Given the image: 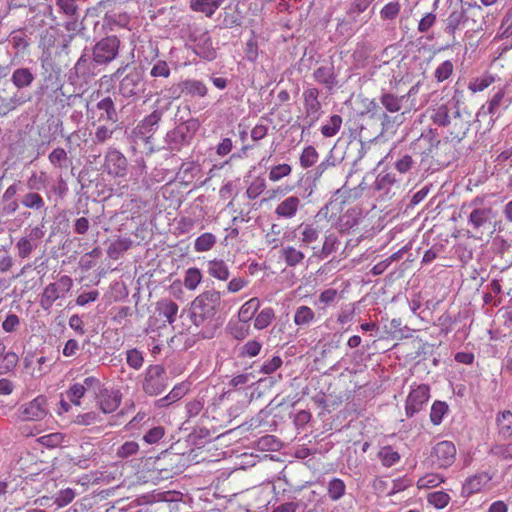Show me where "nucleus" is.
I'll use <instances>...</instances> for the list:
<instances>
[{"label":"nucleus","mask_w":512,"mask_h":512,"mask_svg":"<svg viewBox=\"0 0 512 512\" xmlns=\"http://www.w3.org/2000/svg\"><path fill=\"white\" fill-rule=\"evenodd\" d=\"M485 199V196L478 195L461 206L462 213L467 216V232L475 239L491 233L497 217V212Z\"/></svg>","instance_id":"obj_1"},{"label":"nucleus","mask_w":512,"mask_h":512,"mask_svg":"<svg viewBox=\"0 0 512 512\" xmlns=\"http://www.w3.org/2000/svg\"><path fill=\"white\" fill-rule=\"evenodd\" d=\"M221 306V293L214 289L199 294L191 303L190 319L196 327L215 328L216 314Z\"/></svg>","instance_id":"obj_2"},{"label":"nucleus","mask_w":512,"mask_h":512,"mask_svg":"<svg viewBox=\"0 0 512 512\" xmlns=\"http://www.w3.org/2000/svg\"><path fill=\"white\" fill-rule=\"evenodd\" d=\"M511 103L512 98L506 96V88H500L479 108L476 113V121L480 122L482 119L489 117L488 127L492 128L496 120L509 108Z\"/></svg>","instance_id":"obj_3"},{"label":"nucleus","mask_w":512,"mask_h":512,"mask_svg":"<svg viewBox=\"0 0 512 512\" xmlns=\"http://www.w3.org/2000/svg\"><path fill=\"white\" fill-rule=\"evenodd\" d=\"M199 128L200 122L198 119H188L168 132L166 136V142L168 143L171 150L180 151L182 147L191 144V141Z\"/></svg>","instance_id":"obj_4"},{"label":"nucleus","mask_w":512,"mask_h":512,"mask_svg":"<svg viewBox=\"0 0 512 512\" xmlns=\"http://www.w3.org/2000/svg\"><path fill=\"white\" fill-rule=\"evenodd\" d=\"M462 96V91L455 90L451 99L433 108L430 115L432 122L439 127L449 126L453 118L459 116Z\"/></svg>","instance_id":"obj_5"},{"label":"nucleus","mask_w":512,"mask_h":512,"mask_svg":"<svg viewBox=\"0 0 512 512\" xmlns=\"http://www.w3.org/2000/svg\"><path fill=\"white\" fill-rule=\"evenodd\" d=\"M73 280L68 275H62L57 281L49 283L40 295V306L48 311L52 308L54 302L65 298L66 294L72 289Z\"/></svg>","instance_id":"obj_6"},{"label":"nucleus","mask_w":512,"mask_h":512,"mask_svg":"<svg viewBox=\"0 0 512 512\" xmlns=\"http://www.w3.org/2000/svg\"><path fill=\"white\" fill-rule=\"evenodd\" d=\"M134 207L141 208L142 212L138 216L130 217V230L133 224H135L134 236L135 240L130 239V246L135 242L139 244L149 236V204L141 199H130V211Z\"/></svg>","instance_id":"obj_7"},{"label":"nucleus","mask_w":512,"mask_h":512,"mask_svg":"<svg viewBox=\"0 0 512 512\" xmlns=\"http://www.w3.org/2000/svg\"><path fill=\"white\" fill-rule=\"evenodd\" d=\"M304 121L306 125L301 127L302 133L309 130L319 120L322 114V105L319 101V90L315 87H309L303 91Z\"/></svg>","instance_id":"obj_8"},{"label":"nucleus","mask_w":512,"mask_h":512,"mask_svg":"<svg viewBox=\"0 0 512 512\" xmlns=\"http://www.w3.org/2000/svg\"><path fill=\"white\" fill-rule=\"evenodd\" d=\"M49 413L47 399L45 396H37L31 401L19 406L16 412L17 419L23 422L41 421Z\"/></svg>","instance_id":"obj_9"},{"label":"nucleus","mask_w":512,"mask_h":512,"mask_svg":"<svg viewBox=\"0 0 512 512\" xmlns=\"http://www.w3.org/2000/svg\"><path fill=\"white\" fill-rule=\"evenodd\" d=\"M456 459V447L453 442L444 440L436 443L431 450L429 460L436 468H448Z\"/></svg>","instance_id":"obj_10"},{"label":"nucleus","mask_w":512,"mask_h":512,"mask_svg":"<svg viewBox=\"0 0 512 512\" xmlns=\"http://www.w3.org/2000/svg\"><path fill=\"white\" fill-rule=\"evenodd\" d=\"M440 144V140L430 130L428 133H422L415 141L410 145V151L416 158H420L421 163H425L429 158L434 157V151Z\"/></svg>","instance_id":"obj_11"},{"label":"nucleus","mask_w":512,"mask_h":512,"mask_svg":"<svg viewBox=\"0 0 512 512\" xmlns=\"http://www.w3.org/2000/svg\"><path fill=\"white\" fill-rule=\"evenodd\" d=\"M166 386L164 368L160 365L149 366L142 382L143 391L150 396H156L162 393Z\"/></svg>","instance_id":"obj_12"},{"label":"nucleus","mask_w":512,"mask_h":512,"mask_svg":"<svg viewBox=\"0 0 512 512\" xmlns=\"http://www.w3.org/2000/svg\"><path fill=\"white\" fill-rule=\"evenodd\" d=\"M374 192L383 200H389L400 190V181L392 172H380L372 186Z\"/></svg>","instance_id":"obj_13"},{"label":"nucleus","mask_w":512,"mask_h":512,"mask_svg":"<svg viewBox=\"0 0 512 512\" xmlns=\"http://www.w3.org/2000/svg\"><path fill=\"white\" fill-rule=\"evenodd\" d=\"M430 398V387L420 384L412 388L405 401V414L408 418L413 417L423 409V406Z\"/></svg>","instance_id":"obj_14"},{"label":"nucleus","mask_w":512,"mask_h":512,"mask_svg":"<svg viewBox=\"0 0 512 512\" xmlns=\"http://www.w3.org/2000/svg\"><path fill=\"white\" fill-rule=\"evenodd\" d=\"M102 66L103 65L101 63H96L95 57L89 52V50L84 49L82 55L74 66V72L77 78L84 82H88L91 78L100 73Z\"/></svg>","instance_id":"obj_15"},{"label":"nucleus","mask_w":512,"mask_h":512,"mask_svg":"<svg viewBox=\"0 0 512 512\" xmlns=\"http://www.w3.org/2000/svg\"><path fill=\"white\" fill-rule=\"evenodd\" d=\"M470 127V114L468 112L463 114L460 111L459 116L454 117L453 121L446 127L447 135L445 136V139L453 145H457L466 137Z\"/></svg>","instance_id":"obj_16"},{"label":"nucleus","mask_w":512,"mask_h":512,"mask_svg":"<svg viewBox=\"0 0 512 512\" xmlns=\"http://www.w3.org/2000/svg\"><path fill=\"white\" fill-rule=\"evenodd\" d=\"M118 48L119 40L116 37H106L93 47L91 54L95 57L96 63L104 66L115 59Z\"/></svg>","instance_id":"obj_17"},{"label":"nucleus","mask_w":512,"mask_h":512,"mask_svg":"<svg viewBox=\"0 0 512 512\" xmlns=\"http://www.w3.org/2000/svg\"><path fill=\"white\" fill-rule=\"evenodd\" d=\"M468 19L467 11L462 7L461 9L453 10L444 20V32L451 38L450 43H448L445 48L452 47L456 44L455 33L460 27L466 24Z\"/></svg>","instance_id":"obj_18"},{"label":"nucleus","mask_w":512,"mask_h":512,"mask_svg":"<svg viewBox=\"0 0 512 512\" xmlns=\"http://www.w3.org/2000/svg\"><path fill=\"white\" fill-rule=\"evenodd\" d=\"M127 159L116 149H110L105 157V168L108 174L115 177H124L127 174Z\"/></svg>","instance_id":"obj_19"},{"label":"nucleus","mask_w":512,"mask_h":512,"mask_svg":"<svg viewBox=\"0 0 512 512\" xmlns=\"http://www.w3.org/2000/svg\"><path fill=\"white\" fill-rule=\"evenodd\" d=\"M491 480L492 475L489 472H481L468 477L462 485L461 496L468 498L481 492Z\"/></svg>","instance_id":"obj_20"},{"label":"nucleus","mask_w":512,"mask_h":512,"mask_svg":"<svg viewBox=\"0 0 512 512\" xmlns=\"http://www.w3.org/2000/svg\"><path fill=\"white\" fill-rule=\"evenodd\" d=\"M364 220L361 209L351 208L339 217V229L341 233L355 232L359 224Z\"/></svg>","instance_id":"obj_21"},{"label":"nucleus","mask_w":512,"mask_h":512,"mask_svg":"<svg viewBox=\"0 0 512 512\" xmlns=\"http://www.w3.org/2000/svg\"><path fill=\"white\" fill-rule=\"evenodd\" d=\"M100 409L104 413L114 412L120 405L121 395L118 390L101 389L96 395Z\"/></svg>","instance_id":"obj_22"},{"label":"nucleus","mask_w":512,"mask_h":512,"mask_svg":"<svg viewBox=\"0 0 512 512\" xmlns=\"http://www.w3.org/2000/svg\"><path fill=\"white\" fill-rule=\"evenodd\" d=\"M20 204L36 214L46 215L47 205L45 199L38 191H31L24 193L20 198Z\"/></svg>","instance_id":"obj_23"},{"label":"nucleus","mask_w":512,"mask_h":512,"mask_svg":"<svg viewBox=\"0 0 512 512\" xmlns=\"http://www.w3.org/2000/svg\"><path fill=\"white\" fill-rule=\"evenodd\" d=\"M161 112L158 110L153 111L150 115L146 116L141 123L134 129L133 134L143 140L148 139L151 134L157 129L158 122L161 119Z\"/></svg>","instance_id":"obj_24"},{"label":"nucleus","mask_w":512,"mask_h":512,"mask_svg":"<svg viewBox=\"0 0 512 512\" xmlns=\"http://www.w3.org/2000/svg\"><path fill=\"white\" fill-rule=\"evenodd\" d=\"M300 205L299 197L295 195L288 196L276 206L274 213L279 218L292 219L297 215Z\"/></svg>","instance_id":"obj_25"},{"label":"nucleus","mask_w":512,"mask_h":512,"mask_svg":"<svg viewBox=\"0 0 512 512\" xmlns=\"http://www.w3.org/2000/svg\"><path fill=\"white\" fill-rule=\"evenodd\" d=\"M313 77L316 82L324 85L328 90H332L337 85L333 64L318 67L314 71Z\"/></svg>","instance_id":"obj_26"},{"label":"nucleus","mask_w":512,"mask_h":512,"mask_svg":"<svg viewBox=\"0 0 512 512\" xmlns=\"http://www.w3.org/2000/svg\"><path fill=\"white\" fill-rule=\"evenodd\" d=\"M497 435L501 440L512 438V412L504 410L496 415Z\"/></svg>","instance_id":"obj_27"},{"label":"nucleus","mask_w":512,"mask_h":512,"mask_svg":"<svg viewBox=\"0 0 512 512\" xmlns=\"http://www.w3.org/2000/svg\"><path fill=\"white\" fill-rule=\"evenodd\" d=\"M190 389V383L181 382L173 387V389L163 398L156 400L155 405L158 408L167 407L170 404L183 398Z\"/></svg>","instance_id":"obj_28"},{"label":"nucleus","mask_w":512,"mask_h":512,"mask_svg":"<svg viewBox=\"0 0 512 512\" xmlns=\"http://www.w3.org/2000/svg\"><path fill=\"white\" fill-rule=\"evenodd\" d=\"M154 421L150 413L139 411L132 419H130V437L137 439L141 436L142 430Z\"/></svg>","instance_id":"obj_29"},{"label":"nucleus","mask_w":512,"mask_h":512,"mask_svg":"<svg viewBox=\"0 0 512 512\" xmlns=\"http://www.w3.org/2000/svg\"><path fill=\"white\" fill-rule=\"evenodd\" d=\"M165 435V428L163 426H146L142 430L141 436L138 438L142 445H153L158 443Z\"/></svg>","instance_id":"obj_30"},{"label":"nucleus","mask_w":512,"mask_h":512,"mask_svg":"<svg viewBox=\"0 0 512 512\" xmlns=\"http://www.w3.org/2000/svg\"><path fill=\"white\" fill-rule=\"evenodd\" d=\"M406 96H397L390 92H383L379 97V102L387 112L397 113L402 109Z\"/></svg>","instance_id":"obj_31"},{"label":"nucleus","mask_w":512,"mask_h":512,"mask_svg":"<svg viewBox=\"0 0 512 512\" xmlns=\"http://www.w3.org/2000/svg\"><path fill=\"white\" fill-rule=\"evenodd\" d=\"M223 2L224 0H191L190 9L195 12H201L207 17H212Z\"/></svg>","instance_id":"obj_32"},{"label":"nucleus","mask_w":512,"mask_h":512,"mask_svg":"<svg viewBox=\"0 0 512 512\" xmlns=\"http://www.w3.org/2000/svg\"><path fill=\"white\" fill-rule=\"evenodd\" d=\"M339 245L340 241L338 239V236L335 233H329L325 236L324 243L321 248H312L313 250H315V255H317L321 259H324L330 256L332 253L336 252Z\"/></svg>","instance_id":"obj_33"},{"label":"nucleus","mask_w":512,"mask_h":512,"mask_svg":"<svg viewBox=\"0 0 512 512\" xmlns=\"http://www.w3.org/2000/svg\"><path fill=\"white\" fill-rule=\"evenodd\" d=\"M34 79L35 76L29 68H17L11 76V82L18 89L29 87Z\"/></svg>","instance_id":"obj_34"},{"label":"nucleus","mask_w":512,"mask_h":512,"mask_svg":"<svg viewBox=\"0 0 512 512\" xmlns=\"http://www.w3.org/2000/svg\"><path fill=\"white\" fill-rule=\"evenodd\" d=\"M185 96L191 98H204L208 94V88L206 84L197 79H186L184 80Z\"/></svg>","instance_id":"obj_35"},{"label":"nucleus","mask_w":512,"mask_h":512,"mask_svg":"<svg viewBox=\"0 0 512 512\" xmlns=\"http://www.w3.org/2000/svg\"><path fill=\"white\" fill-rule=\"evenodd\" d=\"M178 305L172 300H164L158 303L159 316L166 319L169 324H173L178 314Z\"/></svg>","instance_id":"obj_36"},{"label":"nucleus","mask_w":512,"mask_h":512,"mask_svg":"<svg viewBox=\"0 0 512 512\" xmlns=\"http://www.w3.org/2000/svg\"><path fill=\"white\" fill-rule=\"evenodd\" d=\"M280 257L285 261V263L294 267L300 264L304 260V253L293 246H285L280 251Z\"/></svg>","instance_id":"obj_37"},{"label":"nucleus","mask_w":512,"mask_h":512,"mask_svg":"<svg viewBox=\"0 0 512 512\" xmlns=\"http://www.w3.org/2000/svg\"><path fill=\"white\" fill-rule=\"evenodd\" d=\"M259 307V299L256 297L251 298L240 307L238 312L239 320L243 323L249 322L254 317Z\"/></svg>","instance_id":"obj_38"},{"label":"nucleus","mask_w":512,"mask_h":512,"mask_svg":"<svg viewBox=\"0 0 512 512\" xmlns=\"http://www.w3.org/2000/svg\"><path fill=\"white\" fill-rule=\"evenodd\" d=\"M208 273L221 281H226L230 275L227 264L223 260L217 259L208 262Z\"/></svg>","instance_id":"obj_39"},{"label":"nucleus","mask_w":512,"mask_h":512,"mask_svg":"<svg viewBox=\"0 0 512 512\" xmlns=\"http://www.w3.org/2000/svg\"><path fill=\"white\" fill-rule=\"evenodd\" d=\"M37 441L48 449H54L63 446L67 442V436L61 432H54L39 437Z\"/></svg>","instance_id":"obj_40"},{"label":"nucleus","mask_w":512,"mask_h":512,"mask_svg":"<svg viewBox=\"0 0 512 512\" xmlns=\"http://www.w3.org/2000/svg\"><path fill=\"white\" fill-rule=\"evenodd\" d=\"M449 406L445 401L436 400L433 402L430 410V421L438 426L442 423L444 416L448 413Z\"/></svg>","instance_id":"obj_41"},{"label":"nucleus","mask_w":512,"mask_h":512,"mask_svg":"<svg viewBox=\"0 0 512 512\" xmlns=\"http://www.w3.org/2000/svg\"><path fill=\"white\" fill-rule=\"evenodd\" d=\"M50 164L57 169L67 168L70 159L65 149L61 147L54 148L48 155Z\"/></svg>","instance_id":"obj_42"},{"label":"nucleus","mask_w":512,"mask_h":512,"mask_svg":"<svg viewBox=\"0 0 512 512\" xmlns=\"http://www.w3.org/2000/svg\"><path fill=\"white\" fill-rule=\"evenodd\" d=\"M488 454L501 460H512V442L494 443L490 446Z\"/></svg>","instance_id":"obj_43"},{"label":"nucleus","mask_w":512,"mask_h":512,"mask_svg":"<svg viewBox=\"0 0 512 512\" xmlns=\"http://www.w3.org/2000/svg\"><path fill=\"white\" fill-rule=\"evenodd\" d=\"M127 250H128V239H126L122 236H119L117 240L113 241L109 245V247L107 249V254H108L109 258H111L113 260H118L126 253Z\"/></svg>","instance_id":"obj_44"},{"label":"nucleus","mask_w":512,"mask_h":512,"mask_svg":"<svg viewBox=\"0 0 512 512\" xmlns=\"http://www.w3.org/2000/svg\"><path fill=\"white\" fill-rule=\"evenodd\" d=\"M346 491V485L340 478H333L328 482L327 495L332 501L341 499Z\"/></svg>","instance_id":"obj_45"},{"label":"nucleus","mask_w":512,"mask_h":512,"mask_svg":"<svg viewBox=\"0 0 512 512\" xmlns=\"http://www.w3.org/2000/svg\"><path fill=\"white\" fill-rule=\"evenodd\" d=\"M201 43H197L195 52L208 60H212L215 56V51L212 48L211 38L207 33H204L200 38Z\"/></svg>","instance_id":"obj_46"},{"label":"nucleus","mask_w":512,"mask_h":512,"mask_svg":"<svg viewBox=\"0 0 512 512\" xmlns=\"http://www.w3.org/2000/svg\"><path fill=\"white\" fill-rule=\"evenodd\" d=\"M494 82L495 76L490 73H486L480 77L472 79L468 84V89L473 93L481 92L492 85Z\"/></svg>","instance_id":"obj_47"},{"label":"nucleus","mask_w":512,"mask_h":512,"mask_svg":"<svg viewBox=\"0 0 512 512\" xmlns=\"http://www.w3.org/2000/svg\"><path fill=\"white\" fill-rule=\"evenodd\" d=\"M378 458L385 467H391L400 460V455L391 446H384L378 452Z\"/></svg>","instance_id":"obj_48"},{"label":"nucleus","mask_w":512,"mask_h":512,"mask_svg":"<svg viewBox=\"0 0 512 512\" xmlns=\"http://www.w3.org/2000/svg\"><path fill=\"white\" fill-rule=\"evenodd\" d=\"M38 247L37 242H32L30 239L21 237L15 244V249L17 250V255L21 259L28 258L31 253Z\"/></svg>","instance_id":"obj_49"},{"label":"nucleus","mask_w":512,"mask_h":512,"mask_svg":"<svg viewBox=\"0 0 512 512\" xmlns=\"http://www.w3.org/2000/svg\"><path fill=\"white\" fill-rule=\"evenodd\" d=\"M55 5L59 13L70 19L77 18L78 6L75 0H56Z\"/></svg>","instance_id":"obj_50"},{"label":"nucleus","mask_w":512,"mask_h":512,"mask_svg":"<svg viewBox=\"0 0 512 512\" xmlns=\"http://www.w3.org/2000/svg\"><path fill=\"white\" fill-rule=\"evenodd\" d=\"M341 125L342 117L340 115L334 114L321 127V133L324 137H333L339 132Z\"/></svg>","instance_id":"obj_51"},{"label":"nucleus","mask_w":512,"mask_h":512,"mask_svg":"<svg viewBox=\"0 0 512 512\" xmlns=\"http://www.w3.org/2000/svg\"><path fill=\"white\" fill-rule=\"evenodd\" d=\"M216 243V237L214 234L206 232L201 234L195 239L194 249L196 252H206L212 249Z\"/></svg>","instance_id":"obj_52"},{"label":"nucleus","mask_w":512,"mask_h":512,"mask_svg":"<svg viewBox=\"0 0 512 512\" xmlns=\"http://www.w3.org/2000/svg\"><path fill=\"white\" fill-rule=\"evenodd\" d=\"M315 314L308 306H300L296 309L294 314V323L298 326H305L314 320Z\"/></svg>","instance_id":"obj_53"},{"label":"nucleus","mask_w":512,"mask_h":512,"mask_svg":"<svg viewBox=\"0 0 512 512\" xmlns=\"http://www.w3.org/2000/svg\"><path fill=\"white\" fill-rule=\"evenodd\" d=\"M301 229V242L308 246L316 242L320 235V230L312 224H305L299 227Z\"/></svg>","instance_id":"obj_54"},{"label":"nucleus","mask_w":512,"mask_h":512,"mask_svg":"<svg viewBox=\"0 0 512 512\" xmlns=\"http://www.w3.org/2000/svg\"><path fill=\"white\" fill-rule=\"evenodd\" d=\"M18 355L15 352L9 351L0 355V374H7L11 372L18 363Z\"/></svg>","instance_id":"obj_55"},{"label":"nucleus","mask_w":512,"mask_h":512,"mask_svg":"<svg viewBox=\"0 0 512 512\" xmlns=\"http://www.w3.org/2000/svg\"><path fill=\"white\" fill-rule=\"evenodd\" d=\"M275 318L274 310L271 307H266L260 311L254 321V327L257 330H263L268 327Z\"/></svg>","instance_id":"obj_56"},{"label":"nucleus","mask_w":512,"mask_h":512,"mask_svg":"<svg viewBox=\"0 0 512 512\" xmlns=\"http://www.w3.org/2000/svg\"><path fill=\"white\" fill-rule=\"evenodd\" d=\"M450 496L444 491H434L428 494L427 501L436 509L445 508L450 502Z\"/></svg>","instance_id":"obj_57"},{"label":"nucleus","mask_w":512,"mask_h":512,"mask_svg":"<svg viewBox=\"0 0 512 512\" xmlns=\"http://www.w3.org/2000/svg\"><path fill=\"white\" fill-rule=\"evenodd\" d=\"M47 174L46 172H32L26 182V186L31 191H38L41 188H45L47 185Z\"/></svg>","instance_id":"obj_58"},{"label":"nucleus","mask_w":512,"mask_h":512,"mask_svg":"<svg viewBox=\"0 0 512 512\" xmlns=\"http://www.w3.org/2000/svg\"><path fill=\"white\" fill-rule=\"evenodd\" d=\"M202 279L201 271L196 267L187 269L184 277V286L188 290H195Z\"/></svg>","instance_id":"obj_59"},{"label":"nucleus","mask_w":512,"mask_h":512,"mask_svg":"<svg viewBox=\"0 0 512 512\" xmlns=\"http://www.w3.org/2000/svg\"><path fill=\"white\" fill-rule=\"evenodd\" d=\"M415 158L416 156L413 155L412 151H410V153H405L401 155V157L398 160H396L394 164L395 169L400 173L409 172L416 163Z\"/></svg>","instance_id":"obj_60"},{"label":"nucleus","mask_w":512,"mask_h":512,"mask_svg":"<svg viewBox=\"0 0 512 512\" xmlns=\"http://www.w3.org/2000/svg\"><path fill=\"white\" fill-rule=\"evenodd\" d=\"M454 71V64L451 60H445L434 71V78L438 83L447 80Z\"/></svg>","instance_id":"obj_61"},{"label":"nucleus","mask_w":512,"mask_h":512,"mask_svg":"<svg viewBox=\"0 0 512 512\" xmlns=\"http://www.w3.org/2000/svg\"><path fill=\"white\" fill-rule=\"evenodd\" d=\"M318 157L316 149L313 146H307L300 155V164L305 169L309 168L317 162Z\"/></svg>","instance_id":"obj_62"},{"label":"nucleus","mask_w":512,"mask_h":512,"mask_svg":"<svg viewBox=\"0 0 512 512\" xmlns=\"http://www.w3.org/2000/svg\"><path fill=\"white\" fill-rule=\"evenodd\" d=\"M266 189V182L264 178H255L246 190V196L248 199L254 200L260 196Z\"/></svg>","instance_id":"obj_63"},{"label":"nucleus","mask_w":512,"mask_h":512,"mask_svg":"<svg viewBox=\"0 0 512 512\" xmlns=\"http://www.w3.org/2000/svg\"><path fill=\"white\" fill-rule=\"evenodd\" d=\"M338 164H340V162L330 153L327 158L314 169V180H318L327 170L336 167Z\"/></svg>","instance_id":"obj_64"}]
</instances>
